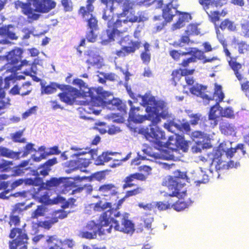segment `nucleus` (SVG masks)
<instances>
[{
	"label": "nucleus",
	"mask_w": 249,
	"mask_h": 249,
	"mask_svg": "<svg viewBox=\"0 0 249 249\" xmlns=\"http://www.w3.org/2000/svg\"><path fill=\"white\" fill-rule=\"evenodd\" d=\"M142 105L146 107L145 110L147 115L140 113V107L133 106V102L128 101V103L131 108L129 112V118L136 123H142L145 120L151 121L148 127H142L139 129V133L143 135L149 141L156 142L160 147H162L165 144V142L161 141L166 140L164 132L157 125L161 121L160 117L165 118L167 115L166 105L164 102L156 100L155 97L149 96L145 94L142 96Z\"/></svg>",
	"instance_id": "f257e3e1"
},
{
	"label": "nucleus",
	"mask_w": 249,
	"mask_h": 249,
	"mask_svg": "<svg viewBox=\"0 0 249 249\" xmlns=\"http://www.w3.org/2000/svg\"><path fill=\"white\" fill-rule=\"evenodd\" d=\"M134 4V2L129 0L124 1L122 12L117 15L118 19L115 22L108 23V28L106 30L107 37L105 36V35H102L101 38L103 43L106 44L114 41L116 36H120L121 34L126 32L130 27L129 22L139 23L146 20L147 18L142 12L135 15Z\"/></svg>",
	"instance_id": "f03ea898"
},
{
	"label": "nucleus",
	"mask_w": 249,
	"mask_h": 249,
	"mask_svg": "<svg viewBox=\"0 0 249 249\" xmlns=\"http://www.w3.org/2000/svg\"><path fill=\"white\" fill-rule=\"evenodd\" d=\"M14 5L16 9H21V12L27 16L28 22L32 23L40 17L39 14L35 13L36 11L48 13L55 8L56 2L52 0H27L26 2L18 0L14 2Z\"/></svg>",
	"instance_id": "7ed1b4c3"
},
{
	"label": "nucleus",
	"mask_w": 249,
	"mask_h": 249,
	"mask_svg": "<svg viewBox=\"0 0 249 249\" xmlns=\"http://www.w3.org/2000/svg\"><path fill=\"white\" fill-rule=\"evenodd\" d=\"M85 93L87 95L86 96L90 97L89 103L91 105L99 107L101 106H108V107L112 109H117L120 111L122 114H126L127 107L126 105L120 99L113 98L108 99L107 98L110 95V94L106 91L103 90L102 88H88V91Z\"/></svg>",
	"instance_id": "20e7f679"
},
{
	"label": "nucleus",
	"mask_w": 249,
	"mask_h": 249,
	"mask_svg": "<svg viewBox=\"0 0 249 249\" xmlns=\"http://www.w3.org/2000/svg\"><path fill=\"white\" fill-rule=\"evenodd\" d=\"M111 211H107L104 212L100 216L99 223H96L93 220L89 221L85 227V231L80 232L82 238L92 239L97 236V233L100 234L110 233L113 226L110 225Z\"/></svg>",
	"instance_id": "39448f33"
},
{
	"label": "nucleus",
	"mask_w": 249,
	"mask_h": 249,
	"mask_svg": "<svg viewBox=\"0 0 249 249\" xmlns=\"http://www.w3.org/2000/svg\"><path fill=\"white\" fill-rule=\"evenodd\" d=\"M110 211H111L110 216L112 218L110 223L114 224L113 228L115 231L127 234L133 233L135 231L134 224L128 219L127 213L121 214L119 211L115 210H110Z\"/></svg>",
	"instance_id": "423d86ee"
},
{
	"label": "nucleus",
	"mask_w": 249,
	"mask_h": 249,
	"mask_svg": "<svg viewBox=\"0 0 249 249\" xmlns=\"http://www.w3.org/2000/svg\"><path fill=\"white\" fill-rule=\"evenodd\" d=\"M174 176L169 177L167 180V187L172 191L169 196L182 197L186 195V191H181V190L184 184L182 180H186L188 181L186 173L177 170L174 172Z\"/></svg>",
	"instance_id": "0eeeda50"
},
{
	"label": "nucleus",
	"mask_w": 249,
	"mask_h": 249,
	"mask_svg": "<svg viewBox=\"0 0 249 249\" xmlns=\"http://www.w3.org/2000/svg\"><path fill=\"white\" fill-rule=\"evenodd\" d=\"M181 57L182 56L191 55L189 58L184 59L179 64L180 67L187 68L190 63H195L197 60H202L203 64L212 62L214 61H220V59L216 56H213L212 58H206L203 52L197 48L190 47L188 48L186 52H180Z\"/></svg>",
	"instance_id": "6e6552de"
},
{
	"label": "nucleus",
	"mask_w": 249,
	"mask_h": 249,
	"mask_svg": "<svg viewBox=\"0 0 249 249\" xmlns=\"http://www.w3.org/2000/svg\"><path fill=\"white\" fill-rule=\"evenodd\" d=\"M118 44L122 46L120 49L116 50L112 53L116 55L115 58L125 57L130 54H133L142 46V42L140 41H134L130 39L128 35L122 37L118 42Z\"/></svg>",
	"instance_id": "1a4fd4ad"
},
{
	"label": "nucleus",
	"mask_w": 249,
	"mask_h": 249,
	"mask_svg": "<svg viewBox=\"0 0 249 249\" xmlns=\"http://www.w3.org/2000/svg\"><path fill=\"white\" fill-rule=\"evenodd\" d=\"M9 237L13 239L9 243L10 249H27L29 238L24 229L18 228L12 229Z\"/></svg>",
	"instance_id": "9d476101"
},
{
	"label": "nucleus",
	"mask_w": 249,
	"mask_h": 249,
	"mask_svg": "<svg viewBox=\"0 0 249 249\" xmlns=\"http://www.w3.org/2000/svg\"><path fill=\"white\" fill-rule=\"evenodd\" d=\"M198 1L208 14L210 21L213 23L215 24L216 22L220 20V17H224L228 14L226 9H222L221 12L217 10H210L211 8H213V1L214 0H198Z\"/></svg>",
	"instance_id": "9b49d317"
},
{
	"label": "nucleus",
	"mask_w": 249,
	"mask_h": 249,
	"mask_svg": "<svg viewBox=\"0 0 249 249\" xmlns=\"http://www.w3.org/2000/svg\"><path fill=\"white\" fill-rule=\"evenodd\" d=\"M46 243L49 246L48 249H69L74 245L72 240L66 239L63 240L55 234L48 235Z\"/></svg>",
	"instance_id": "f8f14e48"
},
{
	"label": "nucleus",
	"mask_w": 249,
	"mask_h": 249,
	"mask_svg": "<svg viewBox=\"0 0 249 249\" xmlns=\"http://www.w3.org/2000/svg\"><path fill=\"white\" fill-rule=\"evenodd\" d=\"M60 89L62 90L58 94L60 100L68 105H72L78 95V90L69 85H61Z\"/></svg>",
	"instance_id": "ddd939ff"
},
{
	"label": "nucleus",
	"mask_w": 249,
	"mask_h": 249,
	"mask_svg": "<svg viewBox=\"0 0 249 249\" xmlns=\"http://www.w3.org/2000/svg\"><path fill=\"white\" fill-rule=\"evenodd\" d=\"M222 46L224 48V52L225 55L229 57V59H228L229 66L234 71V73L237 79L239 81H242L243 79V77L240 71L242 67V64L237 62V57H232L231 56V53L227 47V42L225 43V45H222Z\"/></svg>",
	"instance_id": "4468645a"
},
{
	"label": "nucleus",
	"mask_w": 249,
	"mask_h": 249,
	"mask_svg": "<svg viewBox=\"0 0 249 249\" xmlns=\"http://www.w3.org/2000/svg\"><path fill=\"white\" fill-rule=\"evenodd\" d=\"M189 90L192 94L201 98L203 100L209 101L213 100V92L208 90L206 86L196 83L192 86Z\"/></svg>",
	"instance_id": "2eb2a0df"
},
{
	"label": "nucleus",
	"mask_w": 249,
	"mask_h": 249,
	"mask_svg": "<svg viewBox=\"0 0 249 249\" xmlns=\"http://www.w3.org/2000/svg\"><path fill=\"white\" fill-rule=\"evenodd\" d=\"M22 51L20 48H16L9 52L5 56L8 64L10 65V69L15 71L16 67L21 60Z\"/></svg>",
	"instance_id": "dca6fc26"
},
{
	"label": "nucleus",
	"mask_w": 249,
	"mask_h": 249,
	"mask_svg": "<svg viewBox=\"0 0 249 249\" xmlns=\"http://www.w3.org/2000/svg\"><path fill=\"white\" fill-rule=\"evenodd\" d=\"M146 179L147 176L141 173L136 172L130 174L123 180L122 188L124 190L128 188H131L135 185V181H145Z\"/></svg>",
	"instance_id": "f3484780"
},
{
	"label": "nucleus",
	"mask_w": 249,
	"mask_h": 249,
	"mask_svg": "<svg viewBox=\"0 0 249 249\" xmlns=\"http://www.w3.org/2000/svg\"><path fill=\"white\" fill-rule=\"evenodd\" d=\"M176 0H172L165 5L162 9L161 16L168 23L171 22L174 17L177 15L176 10L179 6L178 4L174 5L173 2Z\"/></svg>",
	"instance_id": "a211bd4d"
},
{
	"label": "nucleus",
	"mask_w": 249,
	"mask_h": 249,
	"mask_svg": "<svg viewBox=\"0 0 249 249\" xmlns=\"http://www.w3.org/2000/svg\"><path fill=\"white\" fill-rule=\"evenodd\" d=\"M98 191L102 196L109 197L118 194V187L112 183L101 185Z\"/></svg>",
	"instance_id": "6ab92c4d"
},
{
	"label": "nucleus",
	"mask_w": 249,
	"mask_h": 249,
	"mask_svg": "<svg viewBox=\"0 0 249 249\" xmlns=\"http://www.w3.org/2000/svg\"><path fill=\"white\" fill-rule=\"evenodd\" d=\"M176 14L178 16V18L177 21L172 25L173 30L183 27L185 26L186 22H188L192 19V17L189 13L176 10Z\"/></svg>",
	"instance_id": "aec40b11"
},
{
	"label": "nucleus",
	"mask_w": 249,
	"mask_h": 249,
	"mask_svg": "<svg viewBox=\"0 0 249 249\" xmlns=\"http://www.w3.org/2000/svg\"><path fill=\"white\" fill-rule=\"evenodd\" d=\"M57 162V159L56 158H53L47 160L38 168L36 175V176L41 175L43 177L47 176L51 170V167L55 164Z\"/></svg>",
	"instance_id": "412c9836"
},
{
	"label": "nucleus",
	"mask_w": 249,
	"mask_h": 249,
	"mask_svg": "<svg viewBox=\"0 0 249 249\" xmlns=\"http://www.w3.org/2000/svg\"><path fill=\"white\" fill-rule=\"evenodd\" d=\"M95 0H87V4L80 7L78 11V14L80 15L83 18H87L92 15L94 11V7L93 5Z\"/></svg>",
	"instance_id": "4be33fe9"
},
{
	"label": "nucleus",
	"mask_w": 249,
	"mask_h": 249,
	"mask_svg": "<svg viewBox=\"0 0 249 249\" xmlns=\"http://www.w3.org/2000/svg\"><path fill=\"white\" fill-rule=\"evenodd\" d=\"M236 129L233 124L226 121H222L219 124V130L221 133L226 136H235Z\"/></svg>",
	"instance_id": "5701e85b"
},
{
	"label": "nucleus",
	"mask_w": 249,
	"mask_h": 249,
	"mask_svg": "<svg viewBox=\"0 0 249 249\" xmlns=\"http://www.w3.org/2000/svg\"><path fill=\"white\" fill-rule=\"evenodd\" d=\"M44 189L43 186H39L36 190L34 189L33 196L35 199L38 200L40 203L48 204L50 201L49 196L48 192H42Z\"/></svg>",
	"instance_id": "b1692460"
},
{
	"label": "nucleus",
	"mask_w": 249,
	"mask_h": 249,
	"mask_svg": "<svg viewBox=\"0 0 249 249\" xmlns=\"http://www.w3.org/2000/svg\"><path fill=\"white\" fill-rule=\"evenodd\" d=\"M163 126L164 128L171 132H172V128L173 127L177 128L180 131L186 133L189 132L191 130L190 124L187 122L178 124L173 121H170L168 123H165Z\"/></svg>",
	"instance_id": "393cba45"
},
{
	"label": "nucleus",
	"mask_w": 249,
	"mask_h": 249,
	"mask_svg": "<svg viewBox=\"0 0 249 249\" xmlns=\"http://www.w3.org/2000/svg\"><path fill=\"white\" fill-rule=\"evenodd\" d=\"M168 23L161 15L155 16L152 18V25L156 32L161 31Z\"/></svg>",
	"instance_id": "a878e982"
},
{
	"label": "nucleus",
	"mask_w": 249,
	"mask_h": 249,
	"mask_svg": "<svg viewBox=\"0 0 249 249\" xmlns=\"http://www.w3.org/2000/svg\"><path fill=\"white\" fill-rule=\"evenodd\" d=\"M200 23H191L188 24L184 33L190 36H198L201 35V29L198 27Z\"/></svg>",
	"instance_id": "bb28decb"
},
{
	"label": "nucleus",
	"mask_w": 249,
	"mask_h": 249,
	"mask_svg": "<svg viewBox=\"0 0 249 249\" xmlns=\"http://www.w3.org/2000/svg\"><path fill=\"white\" fill-rule=\"evenodd\" d=\"M219 28L222 30L227 29L230 32H235L237 30L236 25L234 22L229 18L223 20L219 25Z\"/></svg>",
	"instance_id": "cd10ccee"
},
{
	"label": "nucleus",
	"mask_w": 249,
	"mask_h": 249,
	"mask_svg": "<svg viewBox=\"0 0 249 249\" xmlns=\"http://www.w3.org/2000/svg\"><path fill=\"white\" fill-rule=\"evenodd\" d=\"M63 181V178H52L50 180L46 181L45 183L42 182L40 186H43L45 189H50L53 187L59 186Z\"/></svg>",
	"instance_id": "c85d7f7f"
},
{
	"label": "nucleus",
	"mask_w": 249,
	"mask_h": 249,
	"mask_svg": "<svg viewBox=\"0 0 249 249\" xmlns=\"http://www.w3.org/2000/svg\"><path fill=\"white\" fill-rule=\"evenodd\" d=\"M31 83L30 82H26L23 84L20 88H18V86H15L11 89V92L14 95L20 94L22 96L28 95L31 92L32 89H27L25 91L22 92H20V91L22 90L25 87H29Z\"/></svg>",
	"instance_id": "c756f323"
},
{
	"label": "nucleus",
	"mask_w": 249,
	"mask_h": 249,
	"mask_svg": "<svg viewBox=\"0 0 249 249\" xmlns=\"http://www.w3.org/2000/svg\"><path fill=\"white\" fill-rule=\"evenodd\" d=\"M190 36L188 34L181 35L179 40L174 41L172 45L176 48L182 47L185 45H188L192 43L190 38Z\"/></svg>",
	"instance_id": "7c9ffc66"
},
{
	"label": "nucleus",
	"mask_w": 249,
	"mask_h": 249,
	"mask_svg": "<svg viewBox=\"0 0 249 249\" xmlns=\"http://www.w3.org/2000/svg\"><path fill=\"white\" fill-rule=\"evenodd\" d=\"M19 154V152H16L6 147L0 146V157H3L10 159L18 158Z\"/></svg>",
	"instance_id": "2f4dec72"
},
{
	"label": "nucleus",
	"mask_w": 249,
	"mask_h": 249,
	"mask_svg": "<svg viewBox=\"0 0 249 249\" xmlns=\"http://www.w3.org/2000/svg\"><path fill=\"white\" fill-rule=\"evenodd\" d=\"M88 58L86 62L90 66H95L99 64L100 60L99 56L95 54L92 51H89L86 53Z\"/></svg>",
	"instance_id": "473e14b6"
},
{
	"label": "nucleus",
	"mask_w": 249,
	"mask_h": 249,
	"mask_svg": "<svg viewBox=\"0 0 249 249\" xmlns=\"http://www.w3.org/2000/svg\"><path fill=\"white\" fill-rule=\"evenodd\" d=\"M113 7L112 5L110 6L109 8L108 6H106V8L104 10L102 18L104 20L107 21V26L109 23H112L113 21H112L113 18Z\"/></svg>",
	"instance_id": "72a5a7b5"
},
{
	"label": "nucleus",
	"mask_w": 249,
	"mask_h": 249,
	"mask_svg": "<svg viewBox=\"0 0 249 249\" xmlns=\"http://www.w3.org/2000/svg\"><path fill=\"white\" fill-rule=\"evenodd\" d=\"M111 153L103 152L101 155L98 156L94 161L95 164L96 165H104L105 162H108L111 160V158L109 156Z\"/></svg>",
	"instance_id": "f704fd0d"
},
{
	"label": "nucleus",
	"mask_w": 249,
	"mask_h": 249,
	"mask_svg": "<svg viewBox=\"0 0 249 249\" xmlns=\"http://www.w3.org/2000/svg\"><path fill=\"white\" fill-rule=\"evenodd\" d=\"M192 203V202L191 201L186 202L179 199L175 203L172 204V208L176 211L179 212L184 210L186 208H188Z\"/></svg>",
	"instance_id": "c9c22d12"
},
{
	"label": "nucleus",
	"mask_w": 249,
	"mask_h": 249,
	"mask_svg": "<svg viewBox=\"0 0 249 249\" xmlns=\"http://www.w3.org/2000/svg\"><path fill=\"white\" fill-rule=\"evenodd\" d=\"M214 97H215L216 103H218V104L223 100L225 95L222 90V87L220 85H215L214 91L213 93V100Z\"/></svg>",
	"instance_id": "e433bc0d"
},
{
	"label": "nucleus",
	"mask_w": 249,
	"mask_h": 249,
	"mask_svg": "<svg viewBox=\"0 0 249 249\" xmlns=\"http://www.w3.org/2000/svg\"><path fill=\"white\" fill-rule=\"evenodd\" d=\"M220 107H221L218 103H216L215 105L212 107L210 108L208 118L209 120H213L214 121V125H216L217 124V121L216 119L218 116L216 114V112L218 111H220Z\"/></svg>",
	"instance_id": "4c0bfd02"
},
{
	"label": "nucleus",
	"mask_w": 249,
	"mask_h": 249,
	"mask_svg": "<svg viewBox=\"0 0 249 249\" xmlns=\"http://www.w3.org/2000/svg\"><path fill=\"white\" fill-rule=\"evenodd\" d=\"M220 115L222 117H225L229 119H234L235 114L232 108L231 107H228L224 108L220 107Z\"/></svg>",
	"instance_id": "58836bf2"
},
{
	"label": "nucleus",
	"mask_w": 249,
	"mask_h": 249,
	"mask_svg": "<svg viewBox=\"0 0 249 249\" xmlns=\"http://www.w3.org/2000/svg\"><path fill=\"white\" fill-rule=\"evenodd\" d=\"M61 85L55 84L54 83H51L50 85L46 86H42V92L50 94L55 92L57 88L60 89Z\"/></svg>",
	"instance_id": "ea45409f"
},
{
	"label": "nucleus",
	"mask_w": 249,
	"mask_h": 249,
	"mask_svg": "<svg viewBox=\"0 0 249 249\" xmlns=\"http://www.w3.org/2000/svg\"><path fill=\"white\" fill-rule=\"evenodd\" d=\"M8 186V181H3L0 183V198L3 199L9 198V196H6L9 192V190L7 189Z\"/></svg>",
	"instance_id": "a19ab883"
},
{
	"label": "nucleus",
	"mask_w": 249,
	"mask_h": 249,
	"mask_svg": "<svg viewBox=\"0 0 249 249\" xmlns=\"http://www.w3.org/2000/svg\"><path fill=\"white\" fill-rule=\"evenodd\" d=\"M223 143H221L219 145L218 149L213 150V151L212 153H211L210 154L212 156V158H211L212 162L216 161L217 162V164H218L220 161H223L220 159L222 155L221 150L223 147Z\"/></svg>",
	"instance_id": "79ce46f5"
},
{
	"label": "nucleus",
	"mask_w": 249,
	"mask_h": 249,
	"mask_svg": "<svg viewBox=\"0 0 249 249\" xmlns=\"http://www.w3.org/2000/svg\"><path fill=\"white\" fill-rule=\"evenodd\" d=\"M111 207L112 204L111 202H106L103 203L102 201L99 200L94 204L93 210L95 211L101 212L108 208L109 209H112Z\"/></svg>",
	"instance_id": "37998d69"
},
{
	"label": "nucleus",
	"mask_w": 249,
	"mask_h": 249,
	"mask_svg": "<svg viewBox=\"0 0 249 249\" xmlns=\"http://www.w3.org/2000/svg\"><path fill=\"white\" fill-rule=\"evenodd\" d=\"M68 213L63 209L55 211L52 213V218L56 223L58 219H62L66 218L68 215Z\"/></svg>",
	"instance_id": "c03bdc74"
},
{
	"label": "nucleus",
	"mask_w": 249,
	"mask_h": 249,
	"mask_svg": "<svg viewBox=\"0 0 249 249\" xmlns=\"http://www.w3.org/2000/svg\"><path fill=\"white\" fill-rule=\"evenodd\" d=\"M142 220L145 228L147 230L152 229V223L154 221V218L151 214L145 213L142 217Z\"/></svg>",
	"instance_id": "a18cd8bd"
},
{
	"label": "nucleus",
	"mask_w": 249,
	"mask_h": 249,
	"mask_svg": "<svg viewBox=\"0 0 249 249\" xmlns=\"http://www.w3.org/2000/svg\"><path fill=\"white\" fill-rule=\"evenodd\" d=\"M87 26L90 30H97L98 29V21L94 16L91 15L89 18L87 19Z\"/></svg>",
	"instance_id": "49530a36"
},
{
	"label": "nucleus",
	"mask_w": 249,
	"mask_h": 249,
	"mask_svg": "<svg viewBox=\"0 0 249 249\" xmlns=\"http://www.w3.org/2000/svg\"><path fill=\"white\" fill-rule=\"evenodd\" d=\"M108 126L104 122H99L95 124L93 129L98 131L100 134H104L107 132Z\"/></svg>",
	"instance_id": "de8ad7c7"
},
{
	"label": "nucleus",
	"mask_w": 249,
	"mask_h": 249,
	"mask_svg": "<svg viewBox=\"0 0 249 249\" xmlns=\"http://www.w3.org/2000/svg\"><path fill=\"white\" fill-rule=\"evenodd\" d=\"M234 167V162L232 160H230L228 162L225 161H220L218 164L215 165L217 170L228 169Z\"/></svg>",
	"instance_id": "09e8293b"
},
{
	"label": "nucleus",
	"mask_w": 249,
	"mask_h": 249,
	"mask_svg": "<svg viewBox=\"0 0 249 249\" xmlns=\"http://www.w3.org/2000/svg\"><path fill=\"white\" fill-rule=\"evenodd\" d=\"M143 191V188L141 186H137L135 188L127 191L124 195V197L128 198L131 196H137L142 193Z\"/></svg>",
	"instance_id": "8fccbe9b"
},
{
	"label": "nucleus",
	"mask_w": 249,
	"mask_h": 249,
	"mask_svg": "<svg viewBox=\"0 0 249 249\" xmlns=\"http://www.w3.org/2000/svg\"><path fill=\"white\" fill-rule=\"evenodd\" d=\"M45 209L42 205L37 206V208L32 212L31 217L32 219L37 218L38 217L44 216Z\"/></svg>",
	"instance_id": "3c124183"
},
{
	"label": "nucleus",
	"mask_w": 249,
	"mask_h": 249,
	"mask_svg": "<svg viewBox=\"0 0 249 249\" xmlns=\"http://www.w3.org/2000/svg\"><path fill=\"white\" fill-rule=\"evenodd\" d=\"M155 209L156 208H157L160 211L166 210L171 208L172 205L171 202H169V201L167 202L166 203H164L162 201L155 202Z\"/></svg>",
	"instance_id": "603ef678"
},
{
	"label": "nucleus",
	"mask_w": 249,
	"mask_h": 249,
	"mask_svg": "<svg viewBox=\"0 0 249 249\" xmlns=\"http://www.w3.org/2000/svg\"><path fill=\"white\" fill-rule=\"evenodd\" d=\"M180 70L179 69H176L172 71L171 75L172 78L171 80L172 84L174 86H176L177 83L179 81L181 78V74L180 72Z\"/></svg>",
	"instance_id": "864d4df0"
},
{
	"label": "nucleus",
	"mask_w": 249,
	"mask_h": 249,
	"mask_svg": "<svg viewBox=\"0 0 249 249\" xmlns=\"http://www.w3.org/2000/svg\"><path fill=\"white\" fill-rule=\"evenodd\" d=\"M13 164V161L3 159L0 162V171L1 172H8L10 170L11 166Z\"/></svg>",
	"instance_id": "5fc2aeb1"
},
{
	"label": "nucleus",
	"mask_w": 249,
	"mask_h": 249,
	"mask_svg": "<svg viewBox=\"0 0 249 249\" xmlns=\"http://www.w3.org/2000/svg\"><path fill=\"white\" fill-rule=\"evenodd\" d=\"M55 223H56L51 217V218L49 220L40 221L38 223V225L39 227H41L45 230H49Z\"/></svg>",
	"instance_id": "6e6d98bb"
},
{
	"label": "nucleus",
	"mask_w": 249,
	"mask_h": 249,
	"mask_svg": "<svg viewBox=\"0 0 249 249\" xmlns=\"http://www.w3.org/2000/svg\"><path fill=\"white\" fill-rule=\"evenodd\" d=\"M108 172V170L98 171L93 173L91 177L92 178L95 179V180L100 181L102 180L105 179L107 173Z\"/></svg>",
	"instance_id": "4d7b16f0"
},
{
	"label": "nucleus",
	"mask_w": 249,
	"mask_h": 249,
	"mask_svg": "<svg viewBox=\"0 0 249 249\" xmlns=\"http://www.w3.org/2000/svg\"><path fill=\"white\" fill-rule=\"evenodd\" d=\"M138 206L141 209H143L145 211H155V202H152L148 203H144L143 202L139 203Z\"/></svg>",
	"instance_id": "13d9d810"
},
{
	"label": "nucleus",
	"mask_w": 249,
	"mask_h": 249,
	"mask_svg": "<svg viewBox=\"0 0 249 249\" xmlns=\"http://www.w3.org/2000/svg\"><path fill=\"white\" fill-rule=\"evenodd\" d=\"M190 120V124L192 125H196L200 120H203V117L200 113L191 114L189 115Z\"/></svg>",
	"instance_id": "bf43d9fd"
},
{
	"label": "nucleus",
	"mask_w": 249,
	"mask_h": 249,
	"mask_svg": "<svg viewBox=\"0 0 249 249\" xmlns=\"http://www.w3.org/2000/svg\"><path fill=\"white\" fill-rule=\"evenodd\" d=\"M24 183L26 185H32L34 186H39L41 185V183L42 182V179L39 178H36L35 179H32L31 178H28L24 179Z\"/></svg>",
	"instance_id": "052dcab7"
},
{
	"label": "nucleus",
	"mask_w": 249,
	"mask_h": 249,
	"mask_svg": "<svg viewBox=\"0 0 249 249\" xmlns=\"http://www.w3.org/2000/svg\"><path fill=\"white\" fill-rule=\"evenodd\" d=\"M61 2L65 12L72 11L73 5L71 0H61Z\"/></svg>",
	"instance_id": "680f3d73"
},
{
	"label": "nucleus",
	"mask_w": 249,
	"mask_h": 249,
	"mask_svg": "<svg viewBox=\"0 0 249 249\" xmlns=\"http://www.w3.org/2000/svg\"><path fill=\"white\" fill-rule=\"evenodd\" d=\"M95 30H90L86 35V38L89 42L94 43L97 38V35L94 33Z\"/></svg>",
	"instance_id": "e2e57ef3"
},
{
	"label": "nucleus",
	"mask_w": 249,
	"mask_h": 249,
	"mask_svg": "<svg viewBox=\"0 0 249 249\" xmlns=\"http://www.w3.org/2000/svg\"><path fill=\"white\" fill-rule=\"evenodd\" d=\"M241 31L246 37H249V20H246L241 24Z\"/></svg>",
	"instance_id": "0e129e2a"
},
{
	"label": "nucleus",
	"mask_w": 249,
	"mask_h": 249,
	"mask_svg": "<svg viewBox=\"0 0 249 249\" xmlns=\"http://www.w3.org/2000/svg\"><path fill=\"white\" fill-rule=\"evenodd\" d=\"M20 218L18 216L15 215L12 213L9 217V224L10 226L14 225L15 226H18L20 224Z\"/></svg>",
	"instance_id": "69168bd1"
},
{
	"label": "nucleus",
	"mask_w": 249,
	"mask_h": 249,
	"mask_svg": "<svg viewBox=\"0 0 249 249\" xmlns=\"http://www.w3.org/2000/svg\"><path fill=\"white\" fill-rule=\"evenodd\" d=\"M141 58L143 63L148 65L151 61V53L150 52H142L140 54Z\"/></svg>",
	"instance_id": "338daca9"
},
{
	"label": "nucleus",
	"mask_w": 249,
	"mask_h": 249,
	"mask_svg": "<svg viewBox=\"0 0 249 249\" xmlns=\"http://www.w3.org/2000/svg\"><path fill=\"white\" fill-rule=\"evenodd\" d=\"M22 134L23 132L21 131H18L16 132L15 133L13 134V136H12L13 141L17 142H25V139L24 138H21Z\"/></svg>",
	"instance_id": "774afa93"
}]
</instances>
